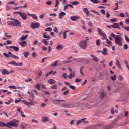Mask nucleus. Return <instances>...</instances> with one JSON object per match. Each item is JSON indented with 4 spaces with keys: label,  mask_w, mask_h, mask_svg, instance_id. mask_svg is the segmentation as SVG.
I'll use <instances>...</instances> for the list:
<instances>
[{
    "label": "nucleus",
    "mask_w": 129,
    "mask_h": 129,
    "mask_svg": "<svg viewBox=\"0 0 129 129\" xmlns=\"http://www.w3.org/2000/svg\"><path fill=\"white\" fill-rule=\"evenodd\" d=\"M97 31L99 35L100 36H101V37H103L102 40H105L106 44H106L105 43L103 42V45L105 46L106 47H110V46H112V45H111V41H110L108 39H107V38L106 37V34L104 32H102V30H101V28H98Z\"/></svg>",
    "instance_id": "nucleus-1"
},
{
    "label": "nucleus",
    "mask_w": 129,
    "mask_h": 129,
    "mask_svg": "<svg viewBox=\"0 0 129 129\" xmlns=\"http://www.w3.org/2000/svg\"><path fill=\"white\" fill-rule=\"evenodd\" d=\"M18 121L16 120H13L10 122L5 124L3 122H0V127H6L11 128L10 126L13 127H17L18 126Z\"/></svg>",
    "instance_id": "nucleus-2"
},
{
    "label": "nucleus",
    "mask_w": 129,
    "mask_h": 129,
    "mask_svg": "<svg viewBox=\"0 0 129 129\" xmlns=\"http://www.w3.org/2000/svg\"><path fill=\"white\" fill-rule=\"evenodd\" d=\"M10 20L12 21H8L7 23L9 26H13V27H21L22 26L19 20L13 18H10Z\"/></svg>",
    "instance_id": "nucleus-3"
},
{
    "label": "nucleus",
    "mask_w": 129,
    "mask_h": 129,
    "mask_svg": "<svg viewBox=\"0 0 129 129\" xmlns=\"http://www.w3.org/2000/svg\"><path fill=\"white\" fill-rule=\"evenodd\" d=\"M115 43L116 45H118V46L121 47V46H122V38L117 35L115 39Z\"/></svg>",
    "instance_id": "nucleus-4"
},
{
    "label": "nucleus",
    "mask_w": 129,
    "mask_h": 129,
    "mask_svg": "<svg viewBox=\"0 0 129 129\" xmlns=\"http://www.w3.org/2000/svg\"><path fill=\"white\" fill-rule=\"evenodd\" d=\"M79 46L83 50H85L87 47V42L85 41H82L79 43Z\"/></svg>",
    "instance_id": "nucleus-5"
},
{
    "label": "nucleus",
    "mask_w": 129,
    "mask_h": 129,
    "mask_svg": "<svg viewBox=\"0 0 129 129\" xmlns=\"http://www.w3.org/2000/svg\"><path fill=\"white\" fill-rule=\"evenodd\" d=\"M22 102H23V103H24V104H25V105H26V106H27L28 107H30L31 105H33V100L31 99H29V102L22 100Z\"/></svg>",
    "instance_id": "nucleus-6"
},
{
    "label": "nucleus",
    "mask_w": 129,
    "mask_h": 129,
    "mask_svg": "<svg viewBox=\"0 0 129 129\" xmlns=\"http://www.w3.org/2000/svg\"><path fill=\"white\" fill-rule=\"evenodd\" d=\"M77 106H79V104L78 103H69L67 106H66V107H68L70 108H72L73 107H77Z\"/></svg>",
    "instance_id": "nucleus-7"
},
{
    "label": "nucleus",
    "mask_w": 129,
    "mask_h": 129,
    "mask_svg": "<svg viewBox=\"0 0 129 129\" xmlns=\"http://www.w3.org/2000/svg\"><path fill=\"white\" fill-rule=\"evenodd\" d=\"M9 65H13L14 66H22L23 65L22 63H17L15 61L12 60L9 62H8Z\"/></svg>",
    "instance_id": "nucleus-8"
},
{
    "label": "nucleus",
    "mask_w": 129,
    "mask_h": 129,
    "mask_svg": "<svg viewBox=\"0 0 129 129\" xmlns=\"http://www.w3.org/2000/svg\"><path fill=\"white\" fill-rule=\"evenodd\" d=\"M20 17L22 18L23 20H26L28 18V17L27 16V14L25 13H21L20 14Z\"/></svg>",
    "instance_id": "nucleus-9"
},
{
    "label": "nucleus",
    "mask_w": 129,
    "mask_h": 129,
    "mask_svg": "<svg viewBox=\"0 0 129 129\" xmlns=\"http://www.w3.org/2000/svg\"><path fill=\"white\" fill-rule=\"evenodd\" d=\"M40 23L36 22V23H33V29H37L38 28H40Z\"/></svg>",
    "instance_id": "nucleus-10"
},
{
    "label": "nucleus",
    "mask_w": 129,
    "mask_h": 129,
    "mask_svg": "<svg viewBox=\"0 0 129 129\" xmlns=\"http://www.w3.org/2000/svg\"><path fill=\"white\" fill-rule=\"evenodd\" d=\"M2 74L3 75H8L9 74H10V72H9L8 70H7V69H3L2 70Z\"/></svg>",
    "instance_id": "nucleus-11"
},
{
    "label": "nucleus",
    "mask_w": 129,
    "mask_h": 129,
    "mask_svg": "<svg viewBox=\"0 0 129 129\" xmlns=\"http://www.w3.org/2000/svg\"><path fill=\"white\" fill-rule=\"evenodd\" d=\"M65 101L64 100H60V99H53L52 100V102L54 104H57V102H63Z\"/></svg>",
    "instance_id": "nucleus-12"
},
{
    "label": "nucleus",
    "mask_w": 129,
    "mask_h": 129,
    "mask_svg": "<svg viewBox=\"0 0 129 129\" xmlns=\"http://www.w3.org/2000/svg\"><path fill=\"white\" fill-rule=\"evenodd\" d=\"M107 51H108V49L107 48H105L103 49V51H102V54L103 55V56H108V53H107Z\"/></svg>",
    "instance_id": "nucleus-13"
},
{
    "label": "nucleus",
    "mask_w": 129,
    "mask_h": 129,
    "mask_svg": "<svg viewBox=\"0 0 129 129\" xmlns=\"http://www.w3.org/2000/svg\"><path fill=\"white\" fill-rule=\"evenodd\" d=\"M112 28H113L114 29H120L119 24L117 23H113V24L112 25Z\"/></svg>",
    "instance_id": "nucleus-14"
},
{
    "label": "nucleus",
    "mask_w": 129,
    "mask_h": 129,
    "mask_svg": "<svg viewBox=\"0 0 129 129\" xmlns=\"http://www.w3.org/2000/svg\"><path fill=\"white\" fill-rule=\"evenodd\" d=\"M73 77H75V72L74 71H73L72 73H71L68 76V78L69 79H72Z\"/></svg>",
    "instance_id": "nucleus-15"
},
{
    "label": "nucleus",
    "mask_w": 129,
    "mask_h": 129,
    "mask_svg": "<svg viewBox=\"0 0 129 129\" xmlns=\"http://www.w3.org/2000/svg\"><path fill=\"white\" fill-rule=\"evenodd\" d=\"M115 61H116V65H117L118 68L120 69L121 70H122L123 69V68H122V66H121V64H120V62L117 59H115Z\"/></svg>",
    "instance_id": "nucleus-16"
},
{
    "label": "nucleus",
    "mask_w": 129,
    "mask_h": 129,
    "mask_svg": "<svg viewBox=\"0 0 129 129\" xmlns=\"http://www.w3.org/2000/svg\"><path fill=\"white\" fill-rule=\"evenodd\" d=\"M58 16L59 19H63L64 17L66 16V13H65L64 12H61L59 14Z\"/></svg>",
    "instance_id": "nucleus-17"
},
{
    "label": "nucleus",
    "mask_w": 129,
    "mask_h": 129,
    "mask_svg": "<svg viewBox=\"0 0 129 129\" xmlns=\"http://www.w3.org/2000/svg\"><path fill=\"white\" fill-rule=\"evenodd\" d=\"M116 36H117L115 35V34H114V33H111V34H110V36H109L108 38L110 40V41H112L113 40L112 39V38H114L115 40L116 39Z\"/></svg>",
    "instance_id": "nucleus-18"
},
{
    "label": "nucleus",
    "mask_w": 129,
    "mask_h": 129,
    "mask_svg": "<svg viewBox=\"0 0 129 129\" xmlns=\"http://www.w3.org/2000/svg\"><path fill=\"white\" fill-rule=\"evenodd\" d=\"M9 48L13 49L15 52H19V50H20V48L17 46H11Z\"/></svg>",
    "instance_id": "nucleus-19"
},
{
    "label": "nucleus",
    "mask_w": 129,
    "mask_h": 129,
    "mask_svg": "<svg viewBox=\"0 0 129 129\" xmlns=\"http://www.w3.org/2000/svg\"><path fill=\"white\" fill-rule=\"evenodd\" d=\"M42 123H44L50 121V118H49L48 117H42Z\"/></svg>",
    "instance_id": "nucleus-20"
},
{
    "label": "nucleus",
    "mask_w": 129,
    "mask_h": 129,
    "mask_svg": "<svg viewBox=\"0 0 129 129\" xmlns=\"http://www.w3.org/2000/svg\"><path fill=\"white\" fill-rule=\"evenodd\" d=\"M85 120H86V118H83V119H81V120H79L77 121V123H76V125L78 126L79 125V124H80V123H81L82 122L85 123L84 122Z\"/></svg>",
    "instance_id": "nucleus-21"
},
{
    "label": "nucleus",
    "mask_w": 129,
    "mask_h": 129,
    "mask_svg": "<svg viewBox=\"0 0 129 129\" xmlns=\"http://www.w3.org/2000/svg\"><path fill=\"white\" fill-rule=\"evenodd\" d=\"M70 19L71 20V21H76V20H78V19H79V16H71Z\"/></svg>",
    "instance_id": "nucleus-22"
},
{
    "label": "nucleus",
    "mask_w": 129,
    "mask_h": 129,
    "mask_svg": "<svg viewBox=\"0 0 129 129\" xmlns=\"http://www.w3.org/2000/svg\"><path fill=\"white\" fill-rule=\"evenodd\" d=\"M83 11L84 13H85L86 16H89V10H88V9H87V8H83Z\"/></svg>",
    "instance_id": "nucleus-23"
},
{
    "label": "nucleus",
    "mask_w": 129,
    "mask_h": 129,
    "mask_svg": "<svg viewBox=\"0 0 129 129\" xmlns=\"http://www.w3.org/2000/svg\"><path fill=\"white\" fill-rule=\"evenodd\" d=\"M48 83H49V84H54V83H56V81L53 79H50L48 81Z\"/></svg>",
    "instance_id": "nucleus-24"
},
{
    "label": "nucleus",
    "mask_w": 129,
    "mask_h": 129,
    "mask_svg": "<svg viewBox=\"0 0 129 129\" xmlns=\"http://www.w3.org/2000/svg\"><path fill=\"white\" fill-rule=\"evenodd\" d=\"M28 38V34L25 35H22L21 38L20 39V41H25V40H27Z\"/></svg>",
    "instance_id": "nucleus-25"
},
{
    "label": "nucleus",
    "mask_w": 129,
    "mask_h": 129,
    "mask_svg": "<svg viewBox=\"0 0 129 129\" xmlns=\"http://www.w3.org/2000/svg\"><path fill=\"white\" fill-rule=\"evenodd\" d=\"M19 45H21V47H26L27 46V42L23 41L19 43Z\"/></svg>",
    "instance_id": "nucleus-26"
},
{
    "label": "nucleus",
    "mask_w": 129,
    "mask_h": 129,
    "mask_svg": "<svg viewBox=\"0 0 129 129\" xmlns=\"http://www.w3.org/2000/svg\"><path fill=\"white\" fill-rule=\"evenodd\" d=\"M67 32H68V31L66 30L63 33V39L66 40V39H67Z\"/></svg>",
    "instance_id": "nucleus-27"
},
{
    "label": "nucleus",
    "mask_w": 129,
    "mask_h": 129,
    "mask_svg": "<svg viewBox=\"0 0 129 129\" xmlns=\"http://www.w3.org/2000/svg\"><path fill=\"white\" fill-rule=\"evenodd\" d=\"M43 37L44 39H46L47 40H50V39H51V37L47 36L46 33L43 34Z\"/></svg>",
    "instance_id": "nucleus-28"
},
{
    "label": "nucleus",
    "mask_w": 129,
    "mask_h": 129,
    "mask_svg": "<svg viewBox=\"0 0 129 129\" xmlns=\"http://www.w3.org/2000/svg\"><path fill=\"white\" fill-rule=\"evenodd\" d=\"M91 57H93L92 58L93 61H95V62H98L99 60L98 59H97V57L93 55H91Z\"/></svg>",
    "instance_id": "nucleus-29"
},
{
    "label": "nucleus",
    "mask_w": 129,
    "mask_h": 129,
    "mask_svg": "<svg viewBox=\"0 0 129 129\" xmlns=\"http://www.w3.org/2000/svg\"><path fill=\"white\" fill-rule=\"evenodd\" d=\"M83 68H84V66H83L80 69V74H81L82 76H84V73H83V72H82V70H83Z\"/></svg>",
    "instance_id": "nucleus-30"
},
{
    "label": "nucleus",
    "mask_w": 129,
    "mask_h": 129,
    "mask_svg": "<svg viewBox=\"0 0 129 129\" xmlns=\"http://www.w3.org/2000/svg\"><path fill=\"white\" fill-rule=\"evenodd\" d=\"M71 4H72L73 6H77V5L79 4V2L77 1H75L71 2Z\"/></svg>",
    "instance_id": "nucleus-31"
},
{
    "label": "nucleus",
    "mask_w": 129,
    "mask_h": 129,
    "mask_svg": "<svg viewBox=\"0 0 129 129\" xmlns=\"http://www.w3.org/2000/svg\"><path fill=\"white\" fill-rule=\"evenodd\" d=\"M25 127H27V124L25 123H22L21 124V128L25 129Z\"/></svg>",
    "instance_id": "nucleus-32"
},
{
    "label": "nucleus",
    "mask_w": 129,
    "mask_h": 129,
    "mask_svg": "<svg viewBox=\"0 0 129 129\" xmlns=\"http://www.w3.org/2000/svg\"><path fill=\"white\" fill-rule=\"evenodd\" d=\"M114 124L110 125V126H106L103 127V129H112L113 128V125Z\"/></svg>",
    "instance_id": "nucleus-33"
},
{
    "label": "nucleus",
    "mask_w": 129,
    "mask_h": 129,
    "mask_svg": "<svg viewBox=\"0 0 129 129\" xmlns=\"http://www.w3.org/2000/svg\"><path fill=\"white\" fill-rule=\"evenodd\" d=\"M91 3L93 4H99L100 3V1L99 0H90Z\"/></svg>",
    "instance_id": "nucleus-34"
},
{
    "label": "nucleus",
    "mask_w": 129,
    "mask_h": 129,
    "mask_svg": "<svg viewBox=\"0 0 129 129\" xmlns=\"http://www.w3.org/2000/svg\"><path fill=\"white\" fill-rule=\"evenodd\" d=\"M91 107H92V105H91V104H89L85 106V109H89L90 108H91Z\"/></svg>",
    "instance_id": "nucleus-35"
},
{
    "label": "nucleus",
    "mask_w": 129,
    "mask_h": 129,
    "mask_svg": "<svg viewBox=\"0 0 129 129\" xmlns=\"http://www.w3.org/2000/svg\"><path fill=\"white\" fill-rule=\"evenodd\" d=\"M42 71H40L39 72L37 73V77L38 79H40V77L42 76Z\"/></svg>",
    "instance_id": "nucleus-36"
},
{
    "label": "nucleus",
    "mask_w": 129,
    "mask_h": 129,
    "mask_svg": "<svg viewBox=\"0 0 129 129\" xmlns=\"http://www.w3.org/2000/svg\"><path fill=\"white\" fill-rule=\"evenodd\" d=\"M118 17L120 18H124L125 17V14L124 13H120L119 15H118Z\"/></svg>",
    "instance_id": "nucleus-37"
},
{
    "label": "nucleus",
    "mask_w": 129,
    "mask_h": 129,
    "mask_svg": "<svg viewBox=\"0 0 129 129\" xmlns=\"http://www.w3.org/2000/svg\"><path fill=\"white\" fill-rule=\"evenodd\" d=\"M35 88H36V89H37V90H41V85L40 84H37L35 86Z\"/></svg>",
    "instance_id": "nucleus-38"
},
{
    "label": "nucleus",
    "mask_w": 129,
    "mask_h": 129,
    "mask_svg": "<svg viewBox=\"0 0 129 129\" xmlns=\"http://www.w3.org/2000/svg\"><path fill=\"white\" fill-rule=\"evenodd\" d=\"M63 49V46L61 45H59L56 47V49L58 50V51L60 50H62Z\"/></svg>",
    "instance_id": "nucleus-39"
},
{
    "label": "nucleus",
    "mask_w": 129,
    "mask_h": 129,
    "mask_svg": "<svg viewBox=\"0 0 129 129\" xmlns=\"http://www.w3.org/2000/svg\"><path fill=\"white\" fill-rule=\"evenodd\" d=\"M42 43H43V44H44L45 46H48V42H47V40L46 39H42Z\"/></svg>",
    "instance_id": "nucleus-40"
},
{
    "label": "nucleus",
    "mask_w": 129,
    "mask_h": 129,
    "mask_svg": "<svg viewBox=\"0 0 129 129\" xmlns=\"http://www.w3.org/2000/svg\"><path fill=\"white\" fill-rule=\"evenodd\" d=\"M57 65H58V60L55 61L54 63L51 64V67H54L55 66H57Z\"/></svg>",
    "instance_id": "nucleus-41"
},
{
    "label": "nucleus",
    "mask_w": 129,
    "mask_h": 129,
    "mask_svg": "<svg viewBox=\"0 0 129 129\" xmlns=\"http://www.w3.org/2000/svg\"><path fill=\"white\" fill-rule=\"evenodd\" d=\"M23 55H24L25 58H28V56H29V52H25L23 53Z\"/></svg>",
    "instance_id": "nucleus-42"
},
{
    "label": "nucleus",
    "mask_w": 129,
    "mask_h": 129,
    "mask_svg": "<svg viewBox=\"0 0 129 129\" xmlns=\"http://www.w3.org/2000/svg\"><path fill=\"white\" fill-rule=\"evenodd\" d=\"M52 27H48L45 29L46 32H52Z\"/></svg>",
    "instance_id": "nucleus-43"
},
{
    "label": "nucleus",
    "mask_w": 129,
    "mask_h": 129,
    "mask_svg": "<svg viewBox=\"0 0 129 129\" xmlns=\"http://www.w3.org/2000/svg\"><path fill=\"white\" fill-rule=\"evenodd\" d=\"M72 60H64L63 61V64H68V63H71Z\"/></svg>",
    "instance_id": "nucleus-44"
},
{
    "label": "nucleus",
    "mask_w": 129,
    "mask_h": 129,
    "mask_svg": "<svg viewBox=\"0 0 129 129\" xmlns=\"http://www.w3.org/2000/svg\"><path fill=\"white\" fill-rule=\"evenodd\" d=\"M59 4H60V2L59 1V0H55V8H56V7H58Z\"/></svg>",
    "instance_id": "nucleus-45"
},
{
    "label": "nucleus",
    "mask_w": 129,
    "mask_h": 129,
    "mask_svg": "<svg viewBox=\"0 0 129 129\" xmlns=\"http://www.w3.org/2000/svg\"><path fill=\"white\" fill-rule=\"evenodd\" d=\"M96 45L97 46H100V39H98L96 40Z\"/></svg>",
    "instance_id": "nucleus-46"
},
{
    "label": "nucleus",
    "mask_w": 129,
    "mask_h": 129,
    "mask_svg": "<svg viewBox=\"0 0 129 129\" xmlns=\"http://www.w3.org/2000/svg\"><path fill=\"white\" fill-rule=\"evenodd\" d=\"M3 56H4V57H6V58H7V59L10 58V55L9 54H8L7 53H4Z\"/></svg>",
    "instance_id": "nucleus-47"
},
{
    "label": "nucleus",
    "mask_w": 129,
    "mask_h": 129,
    "mask_svg": "<svg viewBox=\"0 0 129 129\" xmlns=\"http://www.w3.org/2000/svg\"><path fill=\"white\" fill-rule=\"evenodd\" d=\"M111 79H112V80H116V75L114 74V76H111Z\"/></svg>",
    "instance_id": "nucleus-48"
},
{
    "label": "nucleus",
    "mask_w": 129,
    "mask_h": 129,
    "mask_svg": "<svg viewBox=\"0 0 129 129\" xmlns=\"http://www.w3.org/2000/svg\"><path fill=\"white\" fill-rule=\"evenodd\" d=\"M51 89H57L58 87H57V85H54L51 86Z\"/></svg>",
    "instance_id": "nucleus-49"
},
{
    "label": "nucleus",
    "mask_w": 129,
    "mask_h": 129,
    "mask_svg": "<svg viewBox=\"0 0 129 129\" xmlns=\"http://www.w3.org/2000/svg\"><path fill=\"white\" fill-rule=\"evenodd\" d=\"M8 87L9 88H11L12 89H17V87L14 85L9 86Z\"/></svg>",
    "instance_id": "nucleus-50"
},
{
    "label": "nucleus",
    "mask_w": 129,
    "mask_h": 129,
    "mask_svg": "<svg viewBox=\"0 0 129 129\" xmlns=\"http://www.w3.org/2000/svg\"><path fill=\"white\" fill-rule=\"evenodd\" d=\"M53 31L55 32V33H56L57 34L59 33V31H58V28H57V27H55L54 28Z\"/></svg>",
    "instance_id": "nucleus-51"
},
{
    "label": "nucleus",
    "mask_w": 129,
    "mask_h": 129,
    "mask_svg": "<svg viewBox=\"0 0 129 129\" xmlns=\"http://www.w3.org/2000/svg\"><path fill=\"white\" fill-rule=\"evenodd\" d=\"M124 37H125V41H126L127 42V43H129V37H128V36H127V35H125L124 36Z\"/></svg>",
    "instance_id": "nucleus-52"
},
{
    "label": "nucleus",
    "mask_w": 129,
    "mask_h": 129,
    "mask_svg": "<svg viewBox=\"0 0 129 129\" xmlns=\"http://www.w3.org/2000/svg\"><path fill=\"white\" fill-rule=\"evenodd\" d=\"M119 80H120L121 81H122V80H123V76H122V75H120L119 76Z\"/></svg>",
    "instance_id": "nucleus-53"
},
{
    "label": "nucleus",
    "mask_w": 129,
    "mask_h": 129,
    "mask_svg": "<svg viewBox=\"0 0 129 129\" xmlns=\"http://www.w3.org/2000/svg\"><path fill=\"white\" fill-rule=\"evenodd\" d=\"M33 19L34 20H38V16H37V15L35 14H33Z\"/></svg>",
    "instance_id": "nucleus-54"
},
{
    "label": "nucleus",
    "mask_w": 129,
    "mask_h": 129,
    "mask_svg": "<svg viewBox=\"0 0 129 129\" xmlns=\"http://www.w3.org/2000/svg\"><path fill=\"white\" fill-rule=\"evenodd\" d=\"M41 48L42 51H46L47 50H48V48H47V47H46V46H42Z\"/></svg>",
    "instance_id": "nucleus-55"
},
{
    "label": "nucleus",
    "mask_w": 129,
    "mask_h": 129,
    "mask_svg": "<svg viewBox=\"0 0 129 129\" xmlns=\"http://www.w3.org/2000/svg\"><path fill=\"white\" fill-rule=\"evenodd\" d=\"M69 87L71 88V89H72V90H75V86H72L71 85H69Z\"/></svg>",
    "instance_id": "nucleus-56"
},
{
    "label": "nucleus",
    "mask_w": 129,
    "mask_h": 129,
    "mask_svg": "<svg viewBox=\"0 0 129 129\" xmlns=\"http://www.w3.org/2000/svg\"><path fill=\"white\" fill-rule=\"evenodd\" d=\"M105 95H106L105 93H104V92H103L101 93V97L102 98H104V97L105 96Z\"/></svg>",
    "instance_id": "nucleus-57"
},
{
    "label": "nucleus",
    "mask_w": 129,
    "mask_h": 129,
    "mask_svg": "<svg viewBox=\"0 0 129 129\" xmlns=\"http://www.w3.org/2000/svg\"><path fill=\"white\" fill-rule=\"evenodd\" d=\"M110 21H111V22L113 23L114 22H116L117 21V19H116V18H112V19H110Z\"/></svg>",
    "instance_id": "nucleus-58"
},
{
    "label": "nucleus",
    "mask_w": 129,
    "mask_h": 129,
    "mask_svg": "<svg viewBox=\"0 0 129 129\" xmlns=\"http://www.w3.org/2000/svg\"><path fill=\"white\" fill-rule=\"evenodd\" d=\"M4 36L5 37H7V38H12V36L11 35H8V34H7V33H5L4 34Z\"/></svg>",
    "instance_id": "nucleus-59"
},
{
    "label": "nucleus",
    "mask_w": 129,
    "mask_h": 129,
    "mask_svg": "<svg viewBox=\"0 0 129 129\" xmlns=\"http://www.w3.org/2000/svg\"><path fill=\"white\" fill-rule=\"evenodd\" d=\"M6 8L7 11H9V10H11V9H12V7L9 6H6Z\"/></svg>",
    "instance_id": "nucleus-60"
},
{
    "label": "nucleus",
    "mask_w": 129,
    "mask_h": 129,
    "mask_svg": "<svg viewBox=\"0 0 129 129\" xmlns=\"http://www.w3.org/2000/svg\"><path fill=\"white\" fill-rule=\"evenodd\" d=\"M124 29L125 31H127L128 32H129V26H125L124 27Z\"/></svg>",
    "instance_id": "nucleus-61"
},
{
    "label": "nucleus",
    "mask_w": 129,
    "mask_h": 129,
    "mask_svg": "<svg viewBox=\"0 0 129 129\" xmlns=\"http://www.w3.org/2000/svg\"><path fill=\"white\" fill-rule=\"evenodd\" d=\"M115 5L116 6V7H115L114 8V10H117L118 9V3H116Z\"/></svg>",
    "instance_id": "nucleus-62"
},
{
    "label": "nucleus",
    "mask_w": 129,
    "mask_h": 129,
    "mask_svg": "<svg viewBox=\"0 0 129 129\" xmlns=\"http://www.w3.org/2000/svg\"><path fill=\"white\" fill-rule=\"evenodd\" d=\"M52 52V47L49 46L48 47V53H51Z\"/></svg>",
    "instance_id": "nucleus-63"
},
{
    "label": "nucleus",
    "mask_w": 129,
    "mask_h": 129,
    "mask_svg": "<svg viewBox=\"0 0 129 129\" xmlns=\"http://www.w3.org/2000/svg\"><path fill=\"white\" fill-rule=\"evenodd\" d=\"M125 23H126V24H129V18H127L125 20Z\"/></svg>",
    "instance_id": "nucleus-64"
}]
</instances>
